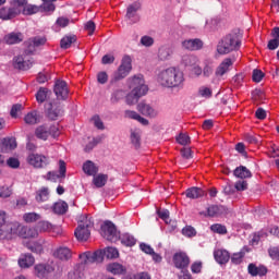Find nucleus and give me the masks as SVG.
I'll return each mask as SVG.
<instances>
[{
  "label": "nucleus",
  "mask_w": 279,
  "mask_h": 279,
  "mask_svg": "<svg viewBox=\"0 0 279 279\" xmlns=\"http://www.w3.org/2000/svg\"><path fill=\"white\" fill-rule=\"evenodd\" d=\"M123 97H125V92H123L121 89L116 90L112 94L111 101H112V104H117V102L121 101V99H123Z\"/></svg>",
  "instance_id": "nucleus-52"
},
{
  "label": "nucleus",
  "mask_w": 279,
  "mask_h": 279,
  "mask_svg": "<svg viewBox=\"0 0 279 279\" xmlns=\"http://www.w3.org/2000/svg\"><path fill=\"white\" fill-rule=\"evenodd\" d=\"M23 219L26 223H34L40 219V215L36 213L24 214Z\"/></svg>",
  "instance_id": "nucleus-47"
},
{
  "label": "nucleus",
  "mask_w": 279,
  "mask_h": 279,
  "mask_svg": "<svg viewBox=\"0 0 279 279\" xmlns=\"http://www.w3.org/2000/svg\"><path fill=\"white\" fill-rule=\"evenodd\" d=\"M16 138L14 137H3L0 138V153L1 154H8L10 151H13V149L16 147Z\"/></svg>",
  "instance_id": "nucleus-17"
},
{
  "label": "nucleus",
  "mask_w": 279,
  "mask_h": 279,
  "mask_svg": "<svg viewBox=\"0 0 279 279\" xmlns=\"http://www.w3.org/2000/svg\"><path fill=\"white\" fill-rule=\"evenodd\" d=\"M33 62L23 58V56H19L14 58V68L20 71H29L32 69Z\"/></svg>",
  "instance_id": "nucleus-25"
},
{
  "label": "nucleus",
  "mask_w": 279,
  "mask_h": 279,
  "mask_svg": "<svg viewBox=\"0 0 279 279\" xmlns=\"http://www.w3.org/2000/svg\"><path fill=\"white\" fill-rule=\"evenodd\" d=\"M107 258H119V250L112 246H108L105 251L98 250L93 252H84L80 254L81 260L85 265H101L104 263V257Z\"/></svg>",
  "instance_id": "nucleus-2"
},
{
  "label": "nucleus",
  "mask_w": 279,
  "mask_h": 279,
  "mask_svg": "<svg viewBox=\"0 0 279 279\" xmlns=\"http://www.w3.org/2000/svg\"><path fill=\"white\" fill-rule=\"evenodd\" d=\"M24 121L27 125H36V123H40V114L38 111H31L24 117Z\"/></svg>",
  "instance_id": "nucleus-32"
},
{
  "label": "nucleus",
  "mask_w": 279,
  "mask_h": 279,
  "mask_svg": "<svg viewBox=\"0 0 279 279\" xmlns=\"http://www.w3.org/2000/svg\"><path fill=\"white\" fill-rule=\"evenodd\" d=\"M211 232H215L216 234H228V228L221 223H214L210 226Z\"/></svg>",
  "instance_id": "nucleus-46"
},
{
  "label": "nucleus",
  "mask_w": 279,
  "mask_h": 279,
  "mask_svg": "<svg viewBox=\"0 0 279 279\" xmlns=\"http://www.w3.org/2000/svg\"><path fill=\"white\" fill-rule=\"evenodd\" d=\"M131 71L132 58L125 54L121 60V64L119 65L118 71L114 73V80L117 82H119V80H124V77H128L130 75Z\"/></svg>",
  "instance_id": "nucleus-10"
},
{
  "label": "nucleus",
  "mask_w": 279,
  "mask_h": 279,
  "mask_svg": "<svg viewBox=\"0 0 279 279\" xmlns=\"http://www.w3.org/2000/svg\"><path fill=\"white\" fill-rule=\"evenodd\" d=\"M181 156L185 158V160H191V158H193V150H191V148H182Z\"/></svg>",
  "instance_id": "nucleus-61"
},
{
  "label": "nucleus",
  "mask_w": 279,
  "mask_h": 279,
  "mask_svg": "<svg viewBox=\"0 0 279 279\" xmlns=\"http://www.w3.org/2000/svg\"><path fill=\"white\" fill-rule=\"evenodd\" d=\"M157 82L163 88H182L184 86V72L178 68H167L158 73Z\"/></svg>",
  "instance_id": "nucleus-1"
},
{
  "label": "nucleus",
  "mask_w": 279,
  "mask_h": 279,
  "mask_svg": "<svg viewBox=\"0 0 279 279\" xmlns=\"http://www.w3.org/2000/svg\"><path fill=\"white\" fill-rule=\"evenodd\" d=\"M241 48V39L239 35L231 33L222 37L217 45V51L220 56L231 53V51H239Z\"/></svg>",
  "instance_id": "nucleus-4"
},
{
  "label": "nucleus",
  "mask_w": 279,
  "mask_h": 279,
  "mask_svg": "<svg viewBox=\"0 0 279 279\" xmlns=\"http://www.w3.org/2000/svg\"><path fill=\"white\" fill-rule=\"evenodd\" d=\"M27 250L29 252H33L34 254H43V244L38 242H33L26 245Z\"/></svg>",
  "instance_id": "nucleus-48"
},
{
  "label": "nucleus",
  "mask_w": 279,
  "mask_h": 279,
  "mask_svg": "<svg viewBox=\"0 0 279 279\" xmlns=\"http://www.w3.org/2000/svg\"><path fill=\"white\" fill-rule=\"evenodd\" d=\"M7 165H8V167H10L11 169H19V167H21V161H19L17 158L10 157V158L7 160Z\"/></svg>",
  "instance_id": "nucleus-55"
},
{
  "label": "nucleus",
  "mask_w": 279,
  "mask_h": 279,
  "mask_svg": "<svg viewBox=\"0 0 279 279\" xmlns=\"http://www.w3.org/2000/svg\"><path fill=\"white\" fill-rule=\"evenodd\" d=\"M19 14H21V9L16 5L2 7L0 9V19L2 21H12V19H16Z\"/></svg>",
  "instance_id": "nucleus-14"
},
{
  "label": "nucleus",
  "mask_w": 279,
  "mask_h": 279,
  "mask_svg": "<svg viewBox=\"0 0 279 279\" xmlns=\"http://www.w3.org/2000/svg\"><path fill=\"white\" fill-rule=\"evenodd\" d=\"M35 228L37 229V232H51V230H53V225L47 220H41Z\"/></svg>",
  "instance_id": "nucleus-42"
},
{
  "label": "nucleus",
  "mask_w": 279,
  "mask_h": 279,
  "mask_svg": "<svg viewBox=\"0 0 279 279\" xmlns=\"http://www.w3.org/2000/svg\"><path fill=\"white\" fill-rule=\"evenodd\" d=\"M278 47H279V39L274 38L268 41L267 49H269V51H276Z\"/></svg>",
  "instance_id": "nucleus-60"
},
{
  "label": "nucleus",
  "mask_w": 279,
  "mask_h": 279,
  "mask_svg": "<svg viewBox=\"0 0 279 279\" xmlns=\"http://www.w3.org/2000/svg\"><path fill=\"white\" fill-rule=\"evenodd\" d=\"M182 62L185 66H195V64L198 62V59L193 54H185L182 58Z\"/></svg>",
  "instance_id": "nucleus-45"
},
{
  "label": "nucleus",
  "mask_w": 279,
  "mask_h": 279,
  "mask_svg": "<svg viewBox=\"0 0 279 279\" xmlns=\"http://www.w3.org/2000/svg\"><path fill=\"white\" fill-rule=\"evenodd\" d=\"M83 171L87 175H97V172L99 171V168H97V166H95V162H93L90 160H87L83 165Z\"/></svg>",
  "instance_id": "nucleus-35"
},
{
  "label": "nucleus",
  "mask_w": 279,
  "mask_h": 279,
  "mask_svg": "<svg viewBox=\"0 0 279 279\" xmlns=\"http://www.w3.org/2000/svg\"><path fill=\"white\" fill-rule=\"evenodd\" d=\"M233 174L235 178H240V180H245L247 178H252V171L247 169L245 166H239L234 169Z\"/></svg>",
  "instance_id": "nucleus-31"
},
{
  "label": "nucleus",
  "mask_w": 279,
  "mask_h": 279,
  "mask_svg": "<svg viewBox=\"0 0 279 279\" xmlns=\"http://www.w3.org/2000/svg\"><path fill=\"white\" fill-rule=\"evenodd\" d=\"M76 40L77 36L75 35L64 36L60 41V47L61 49H70L71 45L76 43Z\"/></svg>",
  "instance_id": "nucleus-39"
},
{
  "label": "nucleus",
  "mask_w": 279,
  "mask_h": 279,
  "mask_svg": "<svg viewBox=\"0 0 279 279\" xmlns=\"http://www.w3.org/2000/svg\"><path fill=\"white\" fill-rule=\"evenodd\" d=\"M45 108L46 117L50 121H58L60 117H64V105L59 101L48 102Z\"/></svg>",
  "instance_id": "nucleus-7"
},
{
  "label": "nucleus",
  "mask_w": 279,
  "mask_h": 279,
  "mask_svg": "<svg viewBox=\"0 0 279 279\" xmlns=\"http://www.w3.org/2000/svg\"><path fill=\"white\" fill-rule=\"evenodd\" d=\"M49 95H51V90H49L46 87H40L35 95L36 101L38 104H45V101H47V97H49Z\"/></svg>",
  "instance_id": "nucleus-34"
},
{
  "label": "nucleus",
  "mask_w": 279,
  "mask_h": 279,
  "mask_svg": "<svg viewBox=\"0 0 279 279\" xmlns=\"http://www.w3.org/2000/svg\"><path fill=\"white\" fill-rule=\"evenodd\" d=\"M130 88H133L129 95H126V104L128 106H134V104H138V99L147 95V90L149 88L145 85V78L143 75H135L130 83Z\"/></svg>",
  "instance_id": "nucleus-3"
},
{
  "label": "nucleus",
  "mask_w": 279,
  "mask_h": 279,
  "mask_svg": "<svg viewBox=\"0 0 279 279\" xmlns=\"http://www.w3.org/2000/svg\"><path fill=\"white\" fill-rule=\"evenodd\" d=\"M49 272L47 271V266L45 264H37L34 267V275L37 278H47V275Z\"/></svg>",
  "instance_id": "nucleus-40"
},
{
  "label": "nucleus",
  "mask_w": 279,
  "mask_h": 279,
  "mask_svg": "<svg viewBox=\"0 0 279 279\" xmlns=\"http://www.w3.org/2000/svg\"><path fill=\"white\" fill-rule=\"evenodd\" d=\"M183 195H185L189 199H199V197H204L206 192L201 187H190L187 189Z\"/></svg>",
  "instance_id": "nucleus-24"
},
{
  "label": "nucleus",
  "mask_w": 279,
  "mask_h": 279,
  "mask_svg": "<svg viewBox=\"0 0 279 279\" xmlns=\"http://www.w3.org/2000/svg\"><path fill=\"white\" fill-rule=\"evenodd\" d=\"M203 265L202 262H194L191 266L192 274H202Z\"/></svg>",
  "instance_id": "nucleus-58"
},
{
  "label": "nucleus",
  "mask_w": 279,
  "mask_h": 279,
  "mask_svg": "<svg viewBox=\"0 0 279 279\" xmlns=\"http://www.w3.org/2000/svg\"><path fill=\"white\" fill-rule=\"evenodd\" d=\"M10 195H12V190H10V187L8 186L0 187V197L5 198V197H10Z\"/></svg>",
  "instance_id": "nucleus-63"
},
{
  "label": "nucleus",
  "mask_w": 279,
  "mask_h": 279,
  "mask_svg": "<svg viewBox=\"0 0 279 279\" xmlns=\"http://www.w3.org/2000/svg\"><path fill=\"white\" fill-rule=\"evenodd\" d=\"M177 142L179 143V145H189V143H191V137L184 133H181L177 137Z\"/></svg>",
  "instance_id": "nucleus-54"
},
{
  "label": "nucleus",
  "mask_w": 279,
  "mask_h": 279,
  "mask_svg": "<svg viewBox=\"0 0 279 279\" xmlns=\"http://www.w3.org/2000/svg\"><path fill=\"white\" fill-rule=\"evenodd\" d=\"M198 94L201 95V97L210 98L213 97V89H210L209 87L203 86L199 88Z\"/></svg>",
  "instance_id": "nucleus-57"
},
{
  "label": "nucleus",
  "mask_w": 279,
  "mask_h": 279,
  "mask_svg": "<svg viewBox=\"0 0 279 279\" xmlns=\"http://www.w3.org/2000/svg\"><path fill=\"white\" fill-rule=\"evenodd\" d=\"M97 81L99 84H106V82H108V73L99 72L97 75Z\"/></svg>",
  "instance_id": "nucleus-64"
},
{
  "label": "nucleus",
  "mask_w": 279,
  "mask_h": 279,
  "mask_svg": "<svg viewBox=\"0 0 279 279\" xmlns=\"http://www.w3.org/2000/svg\"><path fill=\"white\" fill-rule=\"evenodd\" d=\"M130 141L135 149H141V131L131 130Z\"/></svg>",
  "instance_id": "nucleus-38"
},
{
  "label": "nucleus",
  "mask_w": 279,
  "mask_h": 279,
  "mask_svg": "<svg viewBox=\"0 0 279 279\" xmlns=\"http://www.w3.org/2000/svg\"><path fill=\"white\" fill-rule=\"evenodd\" d=\"M68 210L69 204L64 201H59L53 205V213H56V215H66Z\"/></svg>",
  "instance_id": "nucleus-36"
},
{
  "label": "nucleus",
  "mask_w": 279,
  "mask_h": 279,
  "mask_svg": "<svg viewBox=\"0 0 279 279\" xmlns=\"http://www.w3.org/2000/svg\"><path fill=\"white\" fill-rule=\"evenodd\" d=\"M84 265H89V264H85L84 260H82L81 264H78L76 267H74L73 270H71L68 274V279H82L84 278Z\"/></svg>",
  "instance_id": "nucleus-27"
},
{
  "label": "nucleus",
  "mask_w": 279,
  "mask_h": 279,
  "mask_svg": "<svg viewBox=\"0 0 279 279\" xmlns=\"http://www.w3.org/2000/svg\"><path fill=\"white\" fill-rule=\"evenodd\" d=\"M244 257H245V252L243 251L239 253H234L231 257V263H233V265H241V263H243Z\"/></svg>",
  "instance_id": "nucleus-50"
},
{
  "label": "nucleus",
  "mask_w": 279,
  "mask_h": 279,
  "mask_svg": "<svg viewBox=\"0 0 279 279\" xmlns=\"http://www.w3.org/2000/svg\"><path fill=\"white\" fill-rule=\"evenodd\" d=\"M228 207L223 205H210L207 208V217H222V215H228Z\"/></svg>",
  "instance_id": "nucleus-20"
},
{
  "label": "nucleus",
  "mask_w": 279,
  "mask_h": 279,
  "mask_svg": "<svg viewBox=\"0 0 279 279\" xmlns=\"http://www.w3.org/2000/svg\"><path fill=\"white\" fill-rule=\"evenodd\" d=\"M4 43L7 45H19V43H23V34L22 33H10L4 36Z\"/></svg>",
  "instance_id": "nucleus-30"
},
{
  "label": "nucleus",
  "mask_w": 279,
  "mask_h": 279,
  "mask_svg": "<svg viewBox=\"0 0 279 279\" xmlns=\"http://www.w3.org/2000/svg\"><path fill=\"white\" fill-rule=\"evenodd\" d=\"M47 45V37L45 36H35L28 38L26 41H24L25 56H33V53L36 51L37 47H43Z\"/></svg>",
  "instance_id": "nucleus-8"
},
{
  "label": "nucleus",
  "mask_w": 279,
  "mask_h": 279,
  "mask_svg": "<svg viewBox=\"0 0 279 279\" xmlns=\"http://www.w3.org/2000/svg\"><path fill=\"white\" fill-rule=\"evenodd\" d=\"M119 239L121 241V244L125 245L126 247H134V245H136V239L133 238V235L130 233H124L120 235Z\"/></svg>",
  "instance_id": "nucleus-37"
},
{
  "label": "nucleus",
  "mask_w": 279,
  "mask_h": 279,
  "mask_svg": "<svg viewBox=\"0 0 279 279\" xmlns=\"http://www.w3.org/2000/svg\"><path fill=\"white\" fill-rule=\"evenodd\" d=\"M34 263H36V258L29 253L22 255L17 260L21 269H29V267H33Z\"/></svg>",
  "instance_id": "nucleus-22"
},
{
  "label": "nucleus",
  "mask_w": 279,
  "mask_h": 279,
  "mask_svg": "<svg viewBox=\"0 0 279 279\" xmlns=\"http://www.w3.org/2000/svg\"><path fill=\"white\" fill-rule=\"evenodd\" d=\"M57 99L64 101L69 97V86L64 81H57L53 87Z\"/></svg>",
  "instance_id": "nucleus-15"
},
{
  "label": "nucleus",
  "mask_w": 279,
  "mask_h": 279,
  "mask_svg": "<svg viewBox=\"0 0 279 279\" xmlns=\"http://www.w3.org/2000/svg\"><path fill=\"white\" fill-rule=\"evenodd\" d=\"M263 77H265V73H263L258 69L253 70V74H252L253 82H256L258 84L259 82H263Z\"/></svg>",
  "instance_id": "nucleus-51"
},
{
  "label": "nucleus",
  "mask_w": 279,
  "mask_h": 279,
  "mask_svg": "<svg viewBox=\"0 0 279 279\" xmlns=\"http://www.w3.org/2000/svg\"><path fill=\"white\" fill-rule=\"evenodd\" d=\"M101 235L111 243H117L121 239V232L117 230V226L112 221L107 220L100 227Z\"/></svg>",
  "instance_id": "nucleus-5"
},
{
  "label": "nucleus",
  "mask_w": 279,
  "mask_h": 279,
  "mask_svg": "<svg viewBox=\"0 0 279 279\" xmlns=\"http://www.w3.org/2000/svg\"><path fill=\"white\" fill-rule=\"evenodd\" d=\"M214 257L219 265H226L230 260V253L226 250H217L214 252Z\"/></svg>",
  "instance_id": "nucleus-28"
},
{
  "label": "nucleus",
  "mask_w": 279,
  "mask_h": 279,
  "mask_svg": "<svg viewBox=\"0 0 279 279\" xmlns=\"http://www.w3.org/2000/svg\"><path fill=\"white\" fill-rule=\"evenodd\" d=\"M213 73H215V68H213L211 64H206L203 69V75L205 77H210V75H213Z\"/></svg>",
  "instance_id": "nucleus-59"
},
{
  "label": "nucleus",
  "mask_w": 279,
  "mask_h": 279,
  "mask_svg": "<svg viewBox=\"0 0 279 279\" xmlns=\"http://www.w3.org/2000/svg\"><path fill=\"white\" fill-rule=\"evenodd\" d=\"M40 12V8L34 4H26L22 11V14L25 16H32V14H38Z\"/></svg>",
  "instance_id": "nucleus-44"
},
{
  "label": "nucleus",
  "mask_w": 279,
  "mask_h": 279,
  "mask_svg": "<svg viewBox=\"0 0 279 279\" xmlns=\"http://www.w3.org/2000/svg\"><path fill=\"white\" fill-rule=\"evenodd\" d=\"M141 44L144 46V47H151V45H154V39L149 36H143L141 38Z\"/></svg>",
  "instance_id": "nucleus-62"
},
{
  "label": "nucleus",
  "mask_w": 279,
  "mask_h": 279,
  "mask_svg": "<svg viewBox=\"0 0 279 279\" xmlns=\"http://www.w3.org/2000/svg\"><path fill=\"white\" fill-rule=\"evenodd\" d=\"M172 260L177 269H187L191 265V257L185 252L175 253Z\"/></svg>",
  "instance_id": "nucleus-13"
},
{
  "label": "nucleus",
  "mask_w": 279,
  "mask_h": 279,
  "mask_svg": "<svg viewBox=\"0 0 279 279\" xmlns=\"http://www.w3.org/2000/svg\"><path fill=\"white\" fill-rule=\"evenodd\" d=\"M107 271H109V274H112L113 276H121L123 274H125V271H128L125 269V267L119 263H111L109 265H107Z\"/></svg>",
  "instance_id": "nucleus-29"
},
{
  "label": "nucleus",
  "mask_w": 279,
  "mask_h": 279,
  "mask_svg": "<svg viewBox=\"0 0 279 279\" xmlns=\"http://www.w3.org/2000/svg\"><path fill=\"white\" fill-rule=\"evenodd\" d=\"M17 236H21V239H36L38 236V229L19 223Z\"/></svg>",
  "instance_id": "nucleus-16"
},
{
  "label": "nucleus",
  "mask_w": 279,
  "mask_h": 279,
  "mask_svg": "<svg viewBox=\"0 0 279 279\" xmlns=\"http://www.w3.org/2000/svg\"><path fill=\"white\" fill-rule=\"evenodd\" d=\"M95 223L90 219H86L84 222H81L74 231V235L77 241H88L90 239V228Z\"/></svg>",
  "instance_id": "nucleus-9"
},
{
  "label": "nucleus",
  "mask_w": 279,
  "mask_h": 279,
  "mask_svg": "<svg viewBox=\"0 0 279 279\" xmlns=\"http://www.w3.org/2000/svg\"><path fill=\"white\" fill-rule=\"evenodd\" d=\"M58 134V129L54 125L48 126L46 124H43L37 126V129L35 130V136L37 138H40V141H47V138H49L50 136L56 138Z\"/></svg>",
  "instance_id": "nucleus-11"
},
{
  "label": "nucleus",
  "mask_w": 279,
  "mask_h": 279,
  "mask_svg": "<svg viewBox=\"0 0 279 279\" xmlns=\"http://www.w3.org/2000/svg\"><path fill=\"white\" fill-rule=\"evenodd\" d=\"M53 257L58 258L59 260H71L73 258V253L71 252V248L66 246H60L53 252Z\"/></svg>",
  "instance_id": "nucleus-19"
},
{
  "label": "nucleus",
  "mask_w": 279,
  "mask_h": 279,
  "mask_svg": "<svg viewBox=\"0 0 279 279\" xmlns=\"http://www.w3.org/2000/svg\"><path fill=\"white\" fill-rule=\"evenodd\" d=\"M19 236V222H3L0 225V241H12Z\"/></svg>",
  "instance_id": "nucleus-6"
},
{
  "label": "nucleus",
  "mask_w": 279,
  "mask_h": 279,
  "mask_svg": "<svg viewBox=\"0 0 279 279\" xmlns=\"http://www.w3.org/2000/svg\"><path fill=\"white\" fill-rule=\"evenodd\" d=\"M93 182L97 189H102V186H106V184L108 182V174L100 173V174L94 177Z\"/></svg>",
  "instance_id": "nucleus-41"
},
{
  "label": "nucleus",
  "mask_w": 279,
  "mask_h": 279,
  "mask_svg": "<svg viewBox=\"0 0 279 279\" xmlns=\"http://www.w3.org/2000/svg\"><path fill=\"white\" fill-rule=\"evenodd\" d=\"M36 202H47L49 199V187H41L36 192Z\"/></svg>",
  "instance_id": "nucleus-43"
},
{
  "label": "nucleus",
  "mask_w": 279,
  "mask_h": 279,
  "mask_svg": "<svg viewBox=\"0 0 279 279\" xmlns=\"http://www.w3.org/2000/svg\"><path fill=\"white\" fill-rule=\"evenodd\" d=\"M102 138L101 136L98 137H94L84 148V150L86 153L88 151H93V149H95V147H97V145H99V143H101Z\"/></svg>",
  "instance_id": "nucleus-49"
},
{
  "label": "nucleus",
  "mask_w": 279,
  "mask_h": 279,
  "mask_svg": "<svg viewBox=\"0 0 279 279\" xmlns=\"http://www.w3.org/2000/svg\"><path fill=\"white\" fill-rule=\"evenodd\" d=\"M182 47L187 51H199V49L204 48V41H202L199 38L185 39L182 41Z\"/></svg>",
  "instance_id": "nucleus-18"
},
{
  "label": "nucleus",
  "mask_w": 279,
  "mask_h": 279,
  "mask_svg": "<svg viewBox=\"0 0 279 279\" xmlns=\"http://www.w3.org/2000/svg\"><path fill=\"white\" fill-rule=\"evenodd\" d=\"M137 110H140V112L145 117H156V111H154V108L145 102H140L137 105Z\"/></svg>",
  "instance_id": "nucleus-33"
},
{
  "label": "nucleus",
  "mask_w": 279,
  "mask_h": 279,
  "mask_svg": "<svg viewBox=\"0 0 279 279\" xmlns=\"http://www.w3.org/2000/svg\"><path fill=\"white\" fill-rule=\"evenodd\" d=\"M182 234H183L184 236L191 238V236H195V234H197V231H195V228L189 226V227H184V228L182 229Z\"/></svg>",
  "instance_id": "nucleus-56"
},
{
  "label": "nucleus",
  "mask_w": 279,
  "mask_h": 279,
  "mask_svg": "<svg viewBox=\"0 0 279 279\" xmlns=\"http://www.w3.org/2000/svg\"><path fill=\"white\" fill-rule=\"evenodd\" d=\"M27 162L35 169H45L49 165V159L45 155L31 154L27 157Z\"/></svg>",
  "instance_id": "nucleus-12"
},
{
  "label": "nucleus",
  "mask_w": 279,
  "mask_h": 279,
  "mask_svg": "<svg viewBox=\"0 0 279 279\" xmlns=\"http://www.w3.org/2000/svg\"><path fill=\"white\" fill-rule=\"evenodd\" d=\"M141 10V3L134 2L126 9V15L125 17L129 21H132L133 23H138V15H136V12Z\"/></svg>",
  "instance_id": "nucleus-21"
},
{
  "label": "nucleus",
  "mask_w": 279,
  "mask_h": 279,
  "mask_svg": "<svg viewBox=\"0 0 279 279\" xmlns=\"http://www.w3.org/2000/svg\"><path fill=\"white\" fill-rule=\"evenodd\" d=\"M21 110H23V105H21V104L13 105L11 108V111H10L12 119H16L19 117V112H21Z\"/></svg>",
  "instance_id": "nucleus-53"
},
{
  "label": "nucleus",
  "mask_w": 279,
  "mask_h": 279,
  "mask_svg": "<svg viewBox=\"0 0 279 279\" xmlns=\"http://www.w3.org/2000/svg\"><path fill=\"white\" fill-rule=\"evenodd\" d=\"M247 271L250 276L256 277V276H267V267L265 266H256V264H248Z\"/></svg>",
  "instance_id": "nucleus-26"
},
{
  "label": "nucleus",
  "mask_w": 279,
  "mask_h": 279,
  "mask_svg": "<svg viewBox=\"0 0 279 279\" xmlns=\"http://www.w3.org/2000/svg\"><path fill=\"white\" fill-rule=\"evenodd\" d=\"M230 66H232V59H225L216 69L215 75L217 77H223L228 71H230Z\"/></svg>",
  "instance_id": "nucleus-23"
}]
</instances>
